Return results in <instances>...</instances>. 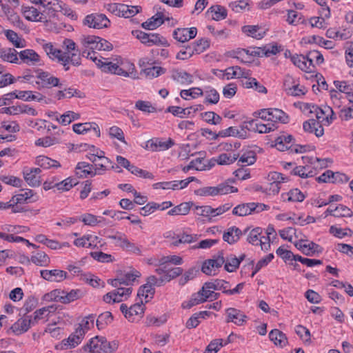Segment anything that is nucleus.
Here are the masks:
<instances>
[{
	"label": "nucleus",
	"mask_w": 353,
	"mask_h": 353,
	"mask_svg": "<svg viewBox=\"0 0 353 353\" xmlns=\"http://www.w3.org/2000/svg\"><path fill=\"white\" fill-rule=\"evenodd\" d=\"M117 348L116 343H110L105 338L97 336L82 347L80 353H112Z\"/></svg>",
	"instance_id": "nucleus-1"
},
{
	"label": "nucleus",
	"mask_w": 353,
	"mask_h": 353,
	"mask_svg": "<svg viewBox=\"0 0 353 353\" xmlns=\"http://www.w3.org/2000/svg\"><path fill=\"white\" fill-rule=\"evenodd\" d=\"M259 118L264 121L274 123L276 126L278 123H287L289 121L288 116L278 108H268L261 110L258 112Z\"/></svg>",
	"instance_id": "nucleus-2"
},
{
	"label": "nucleus",
	"mask_w": 353,
	"mask_h": 353,
	"mask_svg": "<svg viewBox=\"0 0 353 353\" xmlns=\"http://www.w3.org/2000/svg\"><path fill=\"white\" fill-rule=\"evenodd\" d=\"M233 180L228 179L216 186L204 187L200 190L201 195L203 196H216L223 195L229 193L236 192L238 189L231 185Z\"/></svg>",
	"instance_id": "nucleus-3"
},
{
	"label": "nucleus",
	"mask_w": 353,
	"mask_h": 353,
	"mask_svg": "<svg viewBox=\"0 0 353 353\" xmlns=\"http://www.w3.org/2000/svg\"><path fill=\"white\" fill-rule=\"evenodd\" d=\"M310 112L314 114L316 118L315 119L319 124L323 125H329L334 120V112L332 109L327 105L319 108L315 105H309Z\"/></svg>",
	"instance_id": "nucleus-4"
},
{
	"label": "nucleus",
	"mask_w": 353,
	"mask_h": 353,
	"mask_svg": "<svg viewBox=\"0 0 353 353\" xmlns=\"http://www.w3.org/2000/svg\"><path fill=\"white\" fill-rule=\"evenodd\" d=\"M42 48L50 59L58 61L63 65L65 70H68L70 67L68 66V59L69 57L63 53V51L55 48L52 43H46L44 41L40 43Z\"/></svg>",
	"instance_id": "nucleus-5"
},
{
	"label": "nucleus",
	"mask_w": 353,
	"mask_h": 353,
	"mask_svg": "<svg viewBox=\"0 0 353 353\" xmlns=\"http://www.w3.org/2000/svg\"><path fill=\"white\" fill-rule=\"evenodd\" d=\"M108 10L115 16L130 18L139 13L141 8L123 3H112L108 5Z\"/></svg>",
	"instance_id": "nucleus-6"
},
{
	"label": "nucleus",
	"mask_w": 353,
	"mask_h": 353,
	"mask_svg": "<svg viewBox=\"0 0 353 353\" xmlns=\"http://www.w3.org/2000/svg\"><path fill=\"white\" fill-rule=\"evenodd\" d=\"M225 263L224 253L220 251L212 259L205 260L201 266V271L207 275H216Z\"/></svg>",
	"instance_id": "nucleus-7"
},
{
	"label": "nucleus",
	"mask_w": 353,
	"mask_h": 353,
	"mask_svg": "<svg viewBox=\"0 0 353 353\" xmlns=\"http://www.w3.org/2000/svg\"><path fill=\"white\" fill-rule=\"evenodd\" d=\"M120 310L129 321L134 322L143 317L145 306L143 300H140V302L131 305L130 307L126 304L122 303L120 305Z\"/></svg>",
	"instance_id": "nucleus-8"
},
{
	"label": "nucleus",
	"mask_w": 353,
	"mask_h": 353,
	"mask_svg": "<svg viewBox=\"0 0 353 353\" xmlns=\"http://www.w3.org/2000/svg\"><path fill=\"white\" fill-rule=\"evenodd\" d=\"M36 79L35 84L38 89H50L54 87L61 88L59 79L48 72L39 71Z\"/></svg>",
	"instance_id": "nucleus-9"
},
{
	"label": "nucleus",
	"mask_w": 353,
	"mask_h": 353,
	"mask_svg": "<svg viewBox=\"0 0 353 353\" xmlns=\"http://www.w3.org/2000/svg\"><path fill=\"white\" fill-rule=\"evenodd\" d=\"M63 46L65 51L63 53L69 57L68 66H69V63H72L73 65H79L81 57L75 42L70 39H65L63 41Z\"/></svg>",
	"instance_id": "nucleus-10"
},
{
	"label": "nucleus",
	"mask_w": 353,
	"mask_h": 353,
	"mask_svg": "<svg viewBox=\"0 0 353 353\" xmlns=\"http://www.w3.org/2000/svg\"><path fill=\"white\" fill-rule=\"evenodd\" d=\"M110 23V20L105 14L97 13L88 14L83 20L84 25L94 29L107 28L109 26Z\"/></svg>",
	"instance_id": "nucleus-11"
},
{
	"label": "nucleus",
	"mask_w": 353,
	"mask_h": 353,
	"mask_svg": "<svg viewBox=\"0 0 353 353\" xmlns=\"http://www.w3.org/2000/svg\"><path fill=\"white\" fill-rule=\"evenodd\" d=\"M141 275L140 272L133 269L123 274H120V276L114 279L108 280V283L113 287H118L121 285H131L136 279L139 278Z\"/></svg>",
	"instance_id": "nucleus-12"
},
{
	"label": "nucleus",
	"mask_w": 353,
	"mask_h": 353,
	"mask_svg": "<svg viewBox=\"0 0 353 353\" xmlns=\"http://www.w3.org/2000/svg\"><path fill=\"white\" fill-rule=\"evenodd\" d=\"M84 336L81 333L80 330L75 329L68 339H63L61 343L55 346L57 350H68L77 347L81 343L83 339Z\"/></svg>",
	"instance_id": "nucleus-13"
},
{
	"label": "nucleus",
	"mask_w": 353,
	"mask_h": 353,
	"mask_svg": "<svg viewBox=\"0 0 353 353\" xmlns=\"http://www.w3.org/2000/svg\"><path fill=\"white\" fill-rule=\"evenodd\" d=\"M41 169L39 168H26L23 170V174L26 183L31 187H38L41 185Z\"/></svg>",
	"instance_id": "nucleus-14"
},
{
	"label": "nucleus",
	"mask_w": 353,
	"mask_h": 353,
	"mask_svg": "<svg viewBox=\"0 0 353 353\" xmlns=\"http://www.w3.org/2000/svg\"><path fill=\"white\" fill-rule=\"evenodd\" d=\"M291 61L294 65L306 72H313L314 70V64L312 63L308 54H294L291 57Z\"/></svg>",
	"instance_id": "nucleus-15"
},
{
	"label": "nucleus",
	"mask_w": 353,
	"mask_h": 353,
	"mask_svg": "<svg viewBox=\"0 0 353 353\" xmlns=\"http://www.w3.org/2000/svg\"><path fill=\"white\" fill-rule=\"evenodd\" d=\"M225 314L227 316L226 322H232L238 326L245 324L248 319V316L243 312L234 307L228 308L225 310Z\"/></svg>",
	"instance_id": "nucleus-16"
},
{
	"label": "nucleus",
	"mask_w": 353,
	"mask_h": 353,
	"mask_svg": "<svg viewBox=\"0 0 353 353\" xmlns=\"http://www.w3.org/2000/svg\"><path fill=\"white\" fill-rule=\"evenodd\" d=\"M197 30L194 27L190 28H181L176 29L173 32L174 38L179 42H186L196 37Z\"/></svg>",
	"instance_id": "nucleus-17"
},
{
	"label": "nucleus",
	"mask_w": 353,
	"mask_h": 353,
	"mask_svg": "<svg viewBox=\"0 0 353 353\" xmlns=\"http://www.w3.org/2000/svg\"><path fill=\"white\" fill-rule=\"evenodd\" d=\"M31 326H33L29 315L18 319L11 327L10 330L16 335H20L26 332Z\"/></svg>",
	"instance_id": "nucleus-18"
},
{
	"label": "nucleus",
	"mask_w": 353,
	"mask_h": 353,
	"mask_svg": "<svg viewBox=\"0 0 353 353\" xmlns=\"http://www.w3.org/2000/svg\"><path fill=\"white\" fill-rule=\"evenodd\" d=\"M90 161L92 163L96 175L103 174L108 170L110 165L112 164L110 159L105 155L101 156L99 158H94Z\"/></svg>",
	"instance_id": "nucleus-19"
},
{
	"label": "nucleus",
	"mask_w": 353,
	"mask_h": 353,
	"mask_svg": "<svg viewBox=\"0 0 353 353\" xmlns=\"http://www.w3.org/2000/svg\"><path fill=\"white\" fill-rule=\"evenodd\" d=\"M37 200V196L34 195V191L27 189L22 192L13 196L11 199V202L13 203L14 206L18 203H28L34 202Z\"/></svg>",
	"instance_id": "nucleus-20"
},
{
	"label": "nucleus",
	"mask_w": 353,
	"mask_h": 353,
	"mask_svg": "<svg viewBox=\"0 0 353 353\" xmlns=\"http://www.w3.org/2000/svg\"><path fill=\"white\" fill-rule=\"evenodd\" d=\"M73 131L79 134H84L93 130L97 137L100 136V130L96 123H75L72 125Z\"/></svg>",
	"instance_id": "nucleus-21"
},
{
	"label": "nucleus",
	"mask_w": 353,
	"mask_h": 353,
	"mask_svg": "<svg viewBox=\"0 0 353 353\" xmlns=\"http://www.w3.org/2000/svg\"><path fill=\"white\" fill-rule=\"evenodd\" d=\"M41 276L49 281L60 282L67 277L68 273L61 270H41Z\"/></svg>",
	"instance_id": "nucleus-22"
},
{
	"label": "nucleus",
	"mask_w": 353,
	"mask_h": 353,
	"mask_svg": "<svg viewBox=\"0 0 353 353\" xmlns=\"http://www.w3.org/2000/svg\"><path fill=\"white\" fill-rule=\"evenodd\" d=\"M164 20L165 16L163 13L158 12L147 21L142 23L141 27L145 30H153L161 26L164 23Z\"/></svg>",
	"instance_id": "nucleus-23"
},
{
	"label": "nucleus",
	"mask_w": 353,
	"mask_h": 353,
	"mask_svg": "<svg viewBox=\"0 0 353 353\" xmlns=\"http://www.w3.org/2000/svg\"><path fill=\"white\" fill-rule=\"evenodd\" d=\"M294 143V139L290 134H282L275 140V147L280 151L291 150Z\"/></svg>",
	"instance_id": "nucleus-24"
},
{
	"label": "nucleus",
	"mask_w": 353,
	"mask_h": 353,
	"mask_svg": "<svg viewBox=\"0 0 353 353\" xmlns=\"http://www.w3.org/2000/svg\"><path fill=\"white\" fill-rule=\"evenodd\" d=\"M21 11L24 17L30 21L41 22L44 21L43 14L34 7L23 6Z\"/></svg>",
	"instance_id": "nucleus-25"
},
{
	"label": "nucleus",
	"mask_w": 353,
	"mask_h": 353,
	"mask_svg": "<svg viewBox=\"0 0 353 353\" xmlns=\"http://www.w3.org/2000/svg\"><path fill=\"white\" fill-rule=\"evenodd\" d=\"M21 61L29 65H36L40 61V56L33 50L26 49L19 53Z\"/></svg>",
	"instance_id": "nucleus-26"
},
{
	"label": "nucleus",
	"mask_w": 353,
	"mask_h": 353,
	"mask_svg": "<svg viewBox=\"0 0 353 353\" xmlns=\"http://www.w3.org/2000/svg\"><path fill=\"white\" fill-rule=\"evenodd\" d=\"M15 99H21L25 101H37L41 102L45 101L48 103L46 97L41 94L37 92L34 94L32 91L30 90H17V94L15 95Z\"/></svg>",
	"instance_id": "nucleus-27"
},
{
	"label": "nucleus",
	"mask_w": 353,
	"mask_h": 353,
	"mask_svg": "<svg viewBox=\"0 0 353 353\" xmlns=\"http://www.w3.org/2000/svg\"><path fill=\"white\" fill-rule=\"evenodd\" d=\"M250 74L249 70H246L239 66L230 67L225 70V79L227 80L239 78L247 79Z\"/></svg>",
	"instance_id": "nucleus-28"
},
{
	"label": "nucleus",
	"mask_w": 353,
	"mask_h": 353,
	"mask_svg": "<svg viewBox=\"0 0 353 353\" xmlns=\"http://www.w3.org/2000/svg\"><path fill=\"white\" fill-rule=\"evenodd\" d=\"M171 77L174 81L180 84L189 85L193 83V76L185 70H173Z\"/></svg>",
	"instance_id": "nucleus-29"
},
{
	"label": "nucleus",
	"mask_w": 353,
	"mask_h": 353,
	"mask_svg": "<svg viewBox=\"0 0 353 353\" xmlns=\"http://www.w3.org/2000/svg\"><path fill=\"white\" fill-rule=\"evenodd\" d=\"M304 131L309 133H314L317 137L324 134V129L315 119H309L303 124Z\"/></svg>",
	"instance_id": "nucleus-30"
},
{
	"label": "nucleus",
	"mask_w": 353,
	"mask_h": 353,
	"mask_svg": "<svg viewBox=\"0 0 353 353\" xmlns=\"http://www.w3.org/2000/svg\"><path fill=\"white\" fill-rule=\"evenodd\" d=\"M243 233L247 236L248 243H253L254 241H259V243H265L263 241L265 235H263V229L257 227L250 230L246 228L244 230Z\"/></svg>",
	"instance_id": "nucleus-31"
},
{
	"label": "nucleus",
	"mask_w": 353,
	"mask_h": 353,
	"mask_svg": "<svg viewBox=\"0 0 353 353\" xmlns=\"http://www.w3.org/2000/svg\"><path fill=\"white\" fill-rule=\"evenodd\" d=\"M244 233L239 228L232 226L229 228L223 235V239L228 243H236L241 240Z\"/></svg>",
	"instance_id": "nucleus-32"
},
{
	"label": "nucleus",
	"mask_w": 353,
	"mask_h": 353,
	"mask_svg": "<svg viewBox=\"0 0 353 353\" xmlns=\"http://www.w3.org/2000/svg\"><path fill=\"white\" fill-rule=\"evenodd\" d=\"M242 31L246 35L256 39H262L266 34L265 29L259 26H244L242 27Z\"/></svg>",
	"instance_id": "nucleus-33"
},
{
	"label": "nucleus",
	"mask_w": 353,
	"mask_h": 353,
	"mask_svg": "<svg viewBox=\"0 0 353 353\" xmlns=\"http://www.w3.org/2000/svg\"><path fill=\"white\" fill-rule=\"evenodd\" d=\"M294 245L299 251L307 256H316L323 251V248L319 244H294Z\"/></svg>",
	"instance_id": "nucleus-34"
},
{
	"label": "nucleus",
	"mask_w": 353,
	"mask_h": 353,
	"mask_svg": "<svg viewBox=\"0 0 353 353\" xmlns=\"http://www.w3.org/2000/svg\"><path fill=\"white\" fill-rule=\"evenodd\" d=\"M75 169L76 174L80 178L96 176L92 164L86 162H79L77 163Z\"/></svg>",
	"instance_id": "nucleus-35"
},
{
	"label": "nucleus",
	"mask_w": 353,
	"mask_h": 353,
	"mask_svg": "<svg viewBox=\"0 0 353 353\" xmlns=\"http://www.w3.org/2000/svg\"><path fill=\"white\" fill-rule=\"evenodd\" d=\"M305 198L304 193L298 188L292 189L288 192L281 194V199L285 202H302Z\"/></svg>",
	"instance_id": "nucleus-36"
},
{
	"label": "nucleus",
	"mask_w": 353,
	"mask_h": 353,
	"mask_svg": "<svg viewBox=\"0 0 353 353\" xmlns=\"http://www.w3.org/2000/svg\"><path fill=\"white\" fill-rule=\"evenodd\" d=\"M99 37L94 35H82L80 38V42L83 50H97Z\"/></svg>",
	"instance_id": "nucleus-37"
},
{
	"label": "nucleus",
	"mask_w": 353,
	"mask_h": 353,
	"mask_svg": "<svg viewBox=\"0 0 353 353\" xmlns=\"http://www.w3.org/2000/svg\"><path fill=\"white\" fill-rule=\"evenodd\" d=\"M96 315L91 314L85 316L78 324L77 330H80L81 333L85 336V334L94 327Z\"/></svg>",
	"instance_id": "nucleus-38"
},
{
	"label": "nucleus",
	"mask_w": 353,
	"mask_h": 353,
	"mask_svg": "<svg viewBox=\"0 0 353 353\" xmlns=\"http://www.w3.org/2000/svg\"><path fill=\"white\" fill-rule=\"evenodd\" d=\"M148 143L150 144L148 147L154 151H164L170 148L174 145V141L171 139L166 141L156 139L150 140Z\"/></svg>",
	"instance_id": "nucleus-39"
},
{
	"label": "nucleus",
	"mask_w": 353,
	"mask_h": 353,
	"mask_svg": "<svg viewBox=\"0 0 353 353\" xmlns=\"http://www.w3.org/2000/svg\"><path fill=\"white\" fill-rule=\"evenodd\" d=\"M251 125L253 126V128L256 132L261 134L269 133L277 128V126H276L274 123H270V121H267L266 123H264L259 120L252 121Z\"/></svg>",
	"instance_id": "nucleus-40"
},
{
	"label": "nucleus",
	"mask_w": 353,
	"mask_h": 353,
	"mask_svg": "<svg viewBox=\"0 0 353 353\" xmlns=\"http://www.w3.org/2000/svg\"><path fill=\"white\" fill-rule=\"evenodd\" d=\"M99 63H100V67L99 68L103 72L119 75L121 68L119 65V62L113 63L110 61L108 59L103 58V61L101 62L99 61Z\"/></svg>",
	"instance_id": "nucleus-41"
},
{
	"label": "nucleus",
	"mask_w": 353,
	"mask_h": 353,
	"mask_svg": "<svg viewBox=\"0 0 353 353\" xmlns=\"http://www.w3.org/2000/svg\"><path fill=\"white\" fill-rule=\"evenodd\" d=\"M230 288L229 282L224 280L216 279L213 281L204 283L203 290L205 289H212L214 290H221L223 293L227 294L228 288Z\"/></svg>",
	"instance_id": "nucleus-42"
},
{
	"label": "nucleus",
	"mask_w": 353,
	"mask_h": 353,
	"mask_svg": "<svg viewBox=\"0 0 353 353\" xmlns=\"http://www.w3.org/2000/svg\"><path fill=\"white\" fill-rule=\"evenodd\" d=\"M290 173L293 175L299 176L303 179H306L314 176L315 170H314L310 165H299L294 166L290 171Z\"/></svg>",
	"instance_id": "nucleus-43"
},
{
	"label": "nucleus",
	"mask_w": 353,
	"mask_h": 353,
	"mask_svg": "<svg viewBox=\"0 0 353 353\" xmlns=\"http://www.w3.org/2000/svg\"><path fill=\"white\" fill-rule=\"evenodd\" d=\"M245 257V255L244 254H241L239 257L231 255L226 261L225 260V270L229 272L235 271L239 268L240 263L244 260Z\"/></svg>",
	"instance_id": "nucleus-44"
},
{
	"label": "nucleus",
	"mask_w": 353,
	"mask_h": 353,
	"mask_svg": "<svg viewBox=\"0 0 353 353\" xmlns=\"http://www.w3.org/2000/svg\"><path fill=\"white\" fill-rule=\"evenodd\" d=\"M270 339L276 345L284 347L288 343L285 334L279 330L274 329L269 333Z\"/></svg>",
	"instance_id": "nucleus-45"
},
{
	"label": "nucleus",
	"mask_w": 353,
	"mask_h": 353,
	"mask_svg": "<svg viewBox=\"0 0 353 353\" xmlns=\"http://www.w3.org/2000/svg\"><path fill=\"white\" fill-rule=\"evenodd\" d=\"M36 164L43 169L57 168L61 167V164L57 161L42 155L37 157Z\"/></svg>",
	"instance_id": "nucleus-46"
},
{
	"label": "nucleus",
	"mask_w": 353,
	"mask_h": 353,
	"mask_svg": "<svg viewBox=\"0 0 353 353\" xmlns=\"http://www.w3.org/2000/svg\"><path fill=\"white\" fill-rule=\"evenodd\" d=\"M205 96L204 103L207 104H216L220 99V95L217 90L212 87H206L203 90Z\"/></svg>",
	"instance_id": "nucleus-47"
},
{
	"label": "nucleus",
	"mask_w": 353,
	"mask_h": 353,
	"mask_svg": "<svg viewBox=\"0 0 353 353\" xmlns=\"http://www.w3.org/2000/svg\"><path fill=\"white\" fill-rule=\"evenodd\" d=\"M80 91L73 88H67L63 90H58L54 92V97L57 100H62L64 99H70L72 97H79Z\"/></svg>",
	"instance_id": "nucleus-48"
},
{
	"label": "nucleus",
	"mask_w": 353,
	"mask_h": 353,
	"mask_svg": "<svg viewBox=\"0 0 353 353\" xmlns=\"http://www.w3.org/2000/svg\"><path fill=\"white\" fill-rule=\"evenodd\" d=\"M31 261L39 266H47L50 263L49 256L42 251L32 252Z\"/></svg>",
	"instance_id": "nucleus-49"
},
{
	"label": "nucleus",
	"mask_w": 353,
	"mask_h": 353,
	"mask_svg": "<svg viewBox=\"0 0 353 353\" xmlns=\"http://www.w3.org/2000/svg\"><path fill=\"white\" fill-rule=\"evenodd\" d=\"M239 157V155L231 153H223L216 158L211 159V162H216L219 165H230L233 163Z\"/></svg>",
	"instance_id": "nucleus-50"
},
{
	"label": "nucleus",
	"mask_w": 353,
	"mask_h": 353,
	"mask_svg": "<svg viewBox=\"0 0 353 353\" xmlns=\"http://www.w3.org/2000/svg\"><path fill=\"white\" fill-rule=\"evenodd\" d=\"M113 321V316L110 312L100 314L96 321V325L99 330L105 329Z\"/></svg>",
	"instance_id": "nucleus-51"
},
{
	"label": "nucleus",
	"mask_w": 353,
	"mask_h": 353,
	"mask_svg": "<svg viewBox=\"0 0 353 353\" xmlns=\"http://www.w3.org/2000/svg\"><path fill=\"white\" fill-rule=\"evenodd\" d=\"M103 219L102 217H98L92 214L85 213L81 214L78 217V221H80L83 223L84 225H88L90 227H94L97 225L99 223L101 222Z\"/></svg>",
	"instance_id": "nucleus-52"
},
{
	"label": "nucleus",
	"mask_w": 353,
	"mask_h": 353,
	"mask_svg": "<svg viewBox=\"0 0 353 353\" xmlns=\"http://www.w3.org/2000/svg\"><path fill=\"white\" fill-rule=\"evenodd\" d=\"M155 292V289L150 284H144L141 285L137 292V296L141 299L144 297L145 303H148L150 299L153 298Z\"/></svg>",
	"instance_id": "nucleus-53"
},
{
	"label": "nucleus",
	"mask_w": 353,
	"mask_h": 353,
	"mask_svg": "<svg viewBox=\"0 0 353 353\" xmlns=\"http://www.w3.org/2000/svg\"><path fill=\"white\" fill-rule=\"evenodd\" d=\"M193 203H182L168 211L169 215H186L189 213Z\"/></svg>",
	"instance_id": "nucleus-54"
},
{
	"label": "nucleus",
	"mask_w": 353,
	"mask_h": 353,
	"mask_svg": "<svg viewBox=\"0 0 353 353\" xmlns=\"http://www.w3.org/2000/svg\"><path fill=\"white\" fill-rule=\"evenodd\" d=\"M208 12H210L212 15V17L215 21H220L225 19L227 17V10L226 9L219 5H215L211 6Z\"/></svg>",
	"instance_id": "nucleus-55"
},
{
	"label": "nucleus",
	"mask_w": 353,
	"mask_h": 353,
	"mask_svg": "<svg viewBox=\"0 0 353 353\" xmlns=\"http://www.w3.org/2000/svg\"><path fill=\"white\" fill-rule=\"evenodd\" d=\"M65 294V295H61L59 299V301L64 304L77 300L83 295V292L80 290H72L70 292Z\"/></svg>",
	"instance_id": "nucleus-56"
},
{
	"label": "nucleus",
	"mask_w": 353,
	"mask_h": 353,
	"mask_svg": "<svg viewBox=\"0 0 353 353\" xmlns=\"http://www.w3.org/2000/svg\"><path fill=\"white\" fill-rule=\"evenodd\" d=\"M192 210L196 215L205 217L208 219V220L209 221H212V207L211 206H210V205L199 206V205H195L193 204V205H192Z\"/></svg>",
	"instance_id": "nucleus-57"
},
{
	"label": "nucleus",
	"mask_w": 353,
	"mask_h": 353,
	"mask_svg": "<svg viewBox=\"0 0 353 353\" xmlns=\"http://www.w3.org/2000/svg\"><path fill=\"white\" fill-rule=\"evenodd\" d=\"M116 288V290L112 291V292L115 293V296H114V303H119L122 301L123 300V297L127 299L132 292V289L130 287L123 288L120 285Z\"/></svg>",
	"instance_id": "nucleus-58"
},
{
	"label": "nucleus",
	"mask_w": 353,
	"mask_h": 353,
	"mask_svg": "<svg viewBox=\"0 0 353 353\" xmlns=\"http://www.w3.org/2000/svg\"><path fill=\"white\" fill-rule=\"evenodd\" d=\"M120 68V76H123L125 77H132L136 75L135 66L130 61H127L125 62H122Z\"/></svg>",
	"instance_id": "nucleus-59"
},
{
	"label": "nucleus",
	"mask_w": 353,
	"mask_h": 353,
	"mask_svg": "<svg viewBox=\"0 0 353 353\" xmlns=\"http://www.w3.org/2000/svg\"><path fill=\"white\" fill-rule=\"evenodd\" d=\"M330 233L336 238L343 239L345 236H351L352 231L347 228H342L338 225H332L330 228Z\"/></svg>",
	"instance_id": "nucleus-60"
},
{
	"label": "nucleus",
	"mask_w": 353,
	"mask_h": 353,
	"mask_svg": "<svg viewBox=\"0 0 353 353\" xmlns=\"http://www.w3.org/2000/svg\"><path fill=\"white\" fill-rule=\"evenodd\" d=\"M203 90L198 87L191 88L188 90H182L180 92V96L185 100H188L189 97L192 99H196L199 97L203 96Z\"/></svg>",
	"instance_id": "nucleus-61"
},
{
	"label": "nucleus",
	"mask_w": 353,
	"mask_h": 353,
	"mask_svg": "<svg viewBox=\"0 0 353 353\" xmlns=\"http://www.w3.org/2000/svg\"><path fill=\"white\" fill-rule=\"evenodd\" d=\"M80 119V114L74 112L73 111H66L63 114L60 115L59 123L63 125H69L74 121Z\"/></svg>",
	"instance_id": "nucleus-62"
},
{
	"label": "nucleus",
	"mask_w": 353,
	"mask_h": 353,
	"mask_svg": "<svg viewBox=\"0 0 353 353\" xmlns=\"http://www.w3.org/2000/svg\"><path fill=\"white\" fill-rule=\"evenodd\" d=\"M253 206L252 203L239 205L233 209L232 213L240 216H246L253 212Z\"/></svg>",
	"instance_id": "nucleus-63"
},
{
	"label": "nucleus",
	"mask_w": 353,
	"mask_h": 353,
	"mask_svg": "<svg viewBox=\"0 0 353 353\" xmlns=\"http://www.w3.org/2000/svg\"><path fill=\"white\" fill-rule=\"evenodd\" d=\"M6 38L18 48H23V41L20 38L18 34L13 30H7L5 31Z\"/></svg>",
	"instance_id": "nucleus-64"
}]
</instances>
